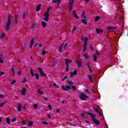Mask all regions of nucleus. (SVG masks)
Returning <instances> with one entry per match:
<instances>
[{"instance_id":"obj_1","label":"nucleus","mask_w":128,"mask_h":128,"mask_svg":"<svg viewBox=\"0 0 128 128\" xmlns=\"http://www.w3.org/2000/svg\"><path fill=\"white\" fill-rule=\"evenodd\" d=\"M85 114H88V116H90L92 118V122L96 124V126H98L100 124V121L96 119V115L88 112H84Z\"/></svg>"},{"instance_id":"obj_2","label":"nucleus","mask_w":128,"mask_h":128,"mask_svg":"<svg viewBox=\"0 0 128 128\" xmlns=\"http://www.w3.org/2000/svg\"><path fill=\"white\" fill-rule=\"evenodd\" d=\"M10 26H12V16L8 15V17L7 23L4 26L5 30H6V32H8L10 30Z\"/></svg>"},{"instance_id":"obj_3","label":"nucleus","mask_w":128,"mask_h":128,"mask_svg":"<svg viewBox=\"0 0 128 128\" xmlns=\"http://www.w3.org/2000/svg\"><path fill=\"white\" fill-rule=\"evenodd\" d=\"M50 8H48L46 12V13L44 14L45 18H44L43 20H44L45 22L48 21V19L50 18V16H49L50 14H48V12H50Z\"/></svg>"},{"instance_id":"obj_4","label":"nucleus","mask_w":128,"mask_h":128,"mask_svg":"<svg viewBox=\"0 0 128 128\" xmlns=\"http://www.w3.org/2000/svg\"><path fill=\"white\" fill-rule=\"evenodd\" d=\"M74 2V0H69V10L68 12H70L72 10Z\"/></svg>"},{"instance_id":"obj_5","label":"nucleus","mask_w":128,"mask_h":128,"mask_svg":"<svg viewBox=\"0 0 128 128\" xmlns=\"http://www.w3.org/2000/svg\"><path fill=\"white\" fill-rule=\"evenodd\" d=\"M79 98L82 100H86V98H88V96H86L84 93H81L79 96Z\"/></svg>"},{"instance_id":"obj_6","label":"nucleus","mask_w":128,"mask_h":128,"mask_svg":"<svg viewBox=\"0 0 128 128\" xmlns=\"http://www.w3.org/2000/svg\"><path fill=\"white\" fill-rule=\"evenodd\" d=\"M88 38H85L84 40V44H83L84 49L83 50H86V44H88Z\"/></svg>"},{"instance_id":"obj_7","label":"nucleus","mask_w":128,"mask_h":128,"mask_svg":"<svg viewBox=\"0 0 128 128\" xmlns=\"http://www.w3.org/2000/svg\"><path fill=\"white\" fill-rule=\"evenodd\" d=\"M38 70H39V72H40V74H41V76H44V78H46V76L44 72H42V69L41 68L38 67Z\"/></svg>"},{"instance_id":"obj_8","label":"nucleus","mask_w":128,"mask_h":128,"mask_svg":"<svg viewBox=\"0 0 128 128\" xmlns=\"http://www.w3.org/2000/svg\"><path fill=\"white\" fill-rule=\"evenodd\" d=\"M62 89L63 90H66V92H68V90H72V88H70L69 86H66V87H65L64 86H62Z\"/></svg>"},{"instance_id":"obj_9","label":"nucleus","mask_w":128,"mask_h":128,"mask_svg":"<svg viewBox=\"0 0 128 128\" xmlns=\"http://www.w3.org/2000/svg\"><path fill=\"white\" fill-rule=\"evenodd\" d=\"M76 64H78V68H82V61H80V60H77L76 61Z\"/></svg>"},{"instance_id":"obj_10","label":"nucleus","mask_w":128,"mask_h":128,"mask_svg":"<svg viewBox=\"0 0 128 128\" xmlns=\"http://www.w3.org/2000/svg\"><path fill=\"white\" fill-rule=\"evenodd\" d=\"M52 2L53 4H56L57 2V4H58L57 6H60V2H62V0H53Z\"/></svg>"},{"instance_id":"obj_11","label":"nucleus","mask_w":128,"mask_h":128,"mask_svg":"<svg viewBox=\"0 0 128 128\" xmlns=\"http://www.w3.org/2000/svg\"><path fill=\"white\" fill-rule=\"evenodd\" d=\"M94 110L95 112H97V114H99V116H102V112H100V110H98V108H94Z\"/></svg>"},{"instance_id":"obj_12","label":"nucleus","mask_w":128,"mask_h":128,"mask_svg":"<svg viewBox=\"0 0 128 128\" xmlns=\"http://www.w3.org/2000/svg\"><path fill=\"white\" fill-rule=\"evenodd\" d=\"M65 62H66V66H70V64H70L72 62V60L70 59H68V58H66L65 60Z\"/></svg>"},{"instance_id":"obj_13","label":"nucleus","mask_w":128,"mask_h":128,"mask_svg":"<svg viewBox=\"0 0 128 128\" xmlns=\"http://www.w3.org/2000/svg\"><path fill=\"white\" fill-rule=\"evenodd\" d=\"M26 88H23L21 91V94L22 96H26Z\"/></svg>"},{"instance_id":"obj_14","label":"nucleus","mask_w":128,"mask_h":128,"mask_svg":"<svg viewBox=\"0 0 128 128\" xmlns=\"http://www.w3.org/2000/svg\"><path fill=\"white\" fill-rule=\"evenodd\" d=\"M17 110L18 112H22V104H19L17 106Z\"/></svg>"},{"instance_id":"obj_15","label":"nucleus","mask_w":128,"mask_h":128,"mask_svg":"<svg viewBox=\"0 0 128 128\" xmlns=\"http://www.w3.org/2000/svg\"><path fill=\"white\" fill-rule=\"evenodd\" d=\"M77 74H78V72L76 71V70H74V72L70 74V76L71 78H72L74 76H76Z\"/></svg>"},{"instance_id":"obj_16","label":"nucleus","mask_w":128,"mask_h":128,"mask_svg":"<svg viewBox=\"0 0 128 128\" xmlns=\"http://www.w3.org/2000/svg\"><path fill=\"white\" fill-rule=\"evenodd\" d=\"M18 14H15V22H16V24H18Z\"/></svg>"},{"instance_id":"obj_17","label":"nucleus","mask_w":128,"mask_h":128,"mask_svg":"<svg viewBox=\"0 0 128 128\" xmlns=\"http://www.w3.org/2000/svg\"><path fill=\"white\" fill-rule=\"evenodd\" d=\"M82 18H84V20H86V14H84V12H82L81 14Z\"/></svg>"},{"instance_id":"obj_18","label":"nucleus","mask_w":128,"mask_h":128,"mask_svg":"<svg viewBox=\"0 0 128 128\" xmlns=\"http://www.w3.org/2000/svg\"><path fill=\"white\" fill-rule=\"evenodd\" d=\"M73 15L75 18H79L78 16V14H76V10L73 11Z\"/></svg>"},{"instance_id":"obj_19","label":"nucleus","mask_w":128,"mask_h":128,"mask_svg":"<svg viewBox=\"0 0 128 128\" xmlns=\"http://www.w3.org/2000/svg\"><path fill=\"white\" fill-rule=\"evenodd\" d=\"M102 32L103 31L102 30H100L99 28H96V32L98 34H102Z\"/></svg>"},{"instance_id":"obj_20","label":"nucleus","mask_w":128,"mask_h":128,"mask_svg":"<svg viewBox=\"0 0 128 128\" xmlns=\"http://www.w3.org/2000/svg\"><path fill=\"white\" fill-rule=\"evenodd\" d=\"M34 42V38H32V39L31 40L30 42V48H31L32 47V46H33Z\"/></svg>"},{"instance_id":"obj_21","label":"nucleus","mask_w":128,"mask_h":128,"mask_svg":"<svg viewBox=\"0 0 128 128\" xmlns=\"http://www.w3.org/2000/svg\"><path fill=\"white\" fill-rule=\"evenodd\" d=\"M42 6V4H40L37 6V8L36 9V12H40V7Z\"/></svg>"},{"instance_id":"obj_22","label":"nucleus","mask_w":128,"mask_h":128,"mask_svg":"<svg viewBox=\"0 0 128 128\" xmlns=\"http://www.w3.org/2000/svg\"><path fill=\"white\" fill-rule=\"evenodd\" d=\"M62 46H64V43L61 44L58 50V52H62Z\"/></svg>"},{"instance_id":"obj_23","label":"nucleus","mask_w":128,"mask_h":128,"mask_svg":"<svg viewBox=\"0 0 128 128\" xmlns=\"http://www.w3.org/2000/svg\"><path fill=\"white\" fill-rule=\"evenodd\" d=\"M93 56L94 62H96V60H98V56H96V55L95 54H94Z\"/></svg>"},{"instance_id":"obj_24","label":"nucleus","mask_w":128,"mask_h":128,"mask_svg":"<svg viewBox=\"0 0 128 128\" xmlns=\"http://www.w3.org/2000/svg\"><path fill=\"white\" fill-rule=\"evenodd\" d=\"M82 22L83 24H88V22L84 19H82Z\"/></svg>"},{"instance_id":"obj_25","label":"nucleus","mask_w":128,"mask_h":128,"mask_svg":"<svg viewBox=\"0 0 128 128\" xmlns=\"http://www.w3.org/2000/svg\"><path fill=\"white\" fill-rule=\"evenodd\" d=\"M108 30H116V27H114V26H108L107 27Z\"/></svg>"},{"instance_id":"obj_26","label":"nucleus","mask_w":128,"mask_h":128,"mask_svg":"<svg viewBox=\"0 0 128 128\" xmlns=\"http://www.w3.org/2000/svg\"><path fill=\"white\" fill-rule=\"evenodd\" d=\"M80 118H86V115H84V113L82 112L80 116Z\"/></svg>"},{"instance_id":"obj_27","label":"nucleus","mask_w":128,"mask_h":128,"mask_svg":"<svg viewBox=\"0 0 128 128\" xmlns=\"http://www.w3.org/2000/svg\"><path fill=\"white\" fill-rule=\"evenodd\" d=\"M6 123L8 124H10V118H6Z\"/></svg>"},{"instance_id":"obj_28","label":"nucleus","mask_w":128,"mask_h":128,"mask_svg":"<svg viewBox=\"0 0 128 128\" xmlns=\"http://www.w3.org/2000/svg\"><path fill=\"white\" fill-rule=\"evenodd\" d=\"M30 74L32 76H34V71H32V69H30Z\"/></svg>"},{"instance_id":"obj_29","label":"nucleus","mask_w":128,"mask_h":128,"mask_svg":"<svg viewBox=\"0 0 128 128\" xmlns=\"http://www.w3.org/2000/svg\"><path fill=\"white\" fill-rule=\"evenodd\" d=\"M42 26H43V28H46V22H42Z\"/></svg>"},{"instance_id":"obj_30","label":"nucleus","mask_w":128,"mask_h":128,"mask_svg":"<svg viewBox=\"0 0 128 128\" xmlns=\"http://www.w3.org/2000/svg\"><path fill=\"white\" fill-rule=\"evenodd\" d=\"M88 78H89L90 82H94V80L92 79V76H89Z\"/></svg>"},{"instance_id":"obj_31","label":"nucleus","mask_w":128,"mask_h":128,"mask_svg":"<svg viewBox=\"0 0 128 128\" xmlns=\"http://www.w3.org/2000/svg\"><path fill=\"white\" fill-rule=\"evenodd\" d=\"M38 94H44V92L42 91L40 89L38 90Z\"/></svg>"},{"instance_id":"obj_32","label":"nucleus","mask_w":128,"mask_h":128,"mask_svg":"<svg viewBox=\"0 0 128 128\" xmlns=\"http://www.w3.org/2000/svg\"><path fill=\"white\" fill-rule=\"evenodd\" d=\"M35 76H36V80H38V78H40V76L38 73H35Z\"/></svg>"},{"instance_id":"obj_33","label":"nucleus","mask_w":128,"mask_h":128,"mask_svg":"<svg viewBox=\"0 0 128 128\" xmlns=\"http://www.w3.org/2000/svg\"><path fill=\"white\" fill-rule=\"evenodd\" d=\"M85 58H90V56H88V54H84L83 56Z\"/></svg>"},{"instance_id":"obj_34","label":"nucleus","mask_w":128,"mask_h":128,"mask_svg":"<svg viewBox=\"0 0 128 128\" xmlns=\"http://www.w3.org/2000/svg\"><path fill=\"white\" fill-rule=\"evenodd\" d=\"M70 70V65H66V72H68V70Z\"/></svg>"},{"instance_id":"obj_35","label":"nucleus","mask_w":128,"mask_h":128,"mask_svg":"<svg viewBox=\"0 0 128 128\" xmlns=\"http://www.w3.org/2000/svg\"><path fill=\"white\" fill-rule=\"evenodd\" d=\"M34 124V122H28V126H32Z\"/></svg>"},{"instance_id":"obj_36","label":"nucleus","mask_w":128,"mask_h":128,"mask_svg":"<svg viewBox=\"0 0 128 128\" xmlns=\"http://www.w3.org/2000/svg\"><path fill=\"white\" fill-rule=\"evenodd\" d=\"M68 83L70 86H72V84H74V83H72V82L71 81H68Z\"/></svg>"},{"instance_id":"obj_37","label":"nucleus","mask_w":128,"mask_h":128,"mask_svg":"<svg viewBox=\"0 0 128 128\" xmlns=\"http://www.w3.org/2000/svg\"><path fill=\"white\" fill-rule=\"evenodd\" d=\"M6 102H2L0 104V108H2V106H4V104H6Z\"/></svg>"},{"instance_id":"obj_38","label":"nucleus","mask_w":128,"mask_h":128,"mask_svg":"<svg viewBox=\"0 0 128 128\" xmlns=\"http://www.w3.org/2000/svg\"><path fill=\"white\" fill-rule=\"evenodd\" d=\"M76 30V26H74V28L72 30V33L74 34V30Z\"/></svg>"},{"instance_id":"obj_39","label":"nucleus","mask_w":128,"mask_h":128,"mask_svg":"<svg viewBox=\"0 0 128 128\" xmlns=\"http://www.w3.org/2000/svg\"><path fill=\"white\" fill-rule=\"evenodd\" d=\"M86 65L87 66H88V67L90 66V62L87 61V62H86Z\"/></svg>"},{"instance_id":"obj_40","label":"nucleus","mask_w":128,"mask_h":128,"mask_svg":"<svg viewBox=\"0 0 128 128\" xmlns=\"http://www.w3.org/2000/svg\"><path fill=\"white\" fill-rule=\"evenodd\" d=\"M100 20V17L98 16H96L95 18V22H96Z\"/></svg>"},{"instance_id":"obj_41","label":"nucleus","mask_w":128,"mask_h":128,"mask_svg":"<svg viewBox=\"0 0 128 128\" xmlns=\"http://www.w3.org/2000/svg\"><path fill=\"white\" fill-rule=\"evenodd\" d=\"M42 124H45L46 126H48V122H46V121L42 122Z\"/></svg>"},{"instance_id":"obj_42","label":"nucleus","mask_w":128,"mask_h":128,"mask_svg":"<svg viewBox=\"0 0 128 128\" xmlns=\"http://www.w3.org/2000/svg\"><path fill=\"white\" fill-rule=\"evenodd\" d=\"M26 16H28V14H26V13H24V14H23V18H24V19L26 18Z\"/></svg>"},{"instance_id":"obj_43","label":"nucleus","mask_w":128,"mask_h":128,"mask_svg":"<svg viewBox=\"0 0 128 128\" xmlns=\"http://www.w3.org/2000/svg\"><path fill=\"white\" fill-rule=\"evenodd\" d=\"M73 90H76V86H71Z\"/></svg>"},{"instance_id":"obj_44","label":"nucleus","mask_w":128,"mask_h":128,"mask_svg":"<svg viewBox=\"0 0 128 128\" xmlns=\"http://www.w3.org/2000/svg\"><path fill=\"white\" fill-rule=\"evenodd\" d=\"M44 100L46 102H48L50 100V99L48 97H44Z\"/></svg>"},{"instance_id":"obj_45","label":"nucleus","mask_w":128,"mask_h":128,"mask_svg":"<svg viewBox=\"0 0 128 128\" xmlns=\"http://www.w3.org/2000/svg\"><path fill=\"white\" fill-rule=\"evenodd\" d=\"M46 54V50H42V56H44V54Z\"/></svg>"},{"instance_id":"obj_46","label":"nucleus","mask_w":128,"mask_h":128,"mask_svg":"<svg viewBox=\"0 0 128 128\" xmlns=\"http://www.w3.org/2000/svg\"><path fill=\"white\" fill-rule=\"evenodd\" d=\"M88 70L90 72H92V68L90 66L88 67Z\"/></svg>"},{"instance_id":"obj_47","label":"nucleus","mask_w":128,"mask_h":128,"mask_svg":"<svg viewBox=\"0 0 128 128\" xmlns=\"http://www.w3.org/2000/svg\"><path fill=\"white\" fill-rule=\"evenodd\" d=\"M16 118H13L12 120H11V122H16Z\"/></svg>"},{"instance_id":"obj_48","label":"nucleus","mask_w":128,"mask_h":128,"mask_svg":"<svg viewBox=\"0 0 128 128\" xmlns=\"http://www.w3.org/2000/svg\"><path fill=\"white\" fill-rule=\"evenodd\" d=\"M34 108L35 110H36V108H38V104H34Z\"/></svg>"},{"instance_id":"obj_49","label":"nucleus","mask_w":128,"mask_h":128,"mask_svg":"<svg viewBox=\"0 0 128 128\" xmlns=\"http://www.w3.org/2000/svg\"><path fill=\"white\" fill-rule=\"evenodd\" d=\"M17 74L18 76H20V74H22V70H20L18 72H17Z\"/></svg>"},{"instance_id":"obj_50","label":"nucleus","mask_w":128,"mask_h":128,"mask_svg":"<svg viewBox=\"0 0 128 128\" xmlns=\"http://www.w3.org/2000/svg\"><path fill=\"white\" fill-rule=\"evenodd\" d=\"M3 74H4V72H0V76H3Z\"/></svg>"},{"instance_id":"obj_51","label":"nucleus","mask_w":128,"mask_h":128,"mask_svg":"<svg viewBox=\"0 0 128 128\" xmlns=\"http://www.w3.org/2000/svg\"><path fill=\"white\" fill-rule=\"evenodd\" d=\"M22 124H26V122L24 120H23L22 122Z\"/></svg>"},{"instance_id":"obj_52","label":"nucleus","mask_w":128,"mask_h":128,"mask_svg":"<svg viewBox=\"0 0 128 128\" xmlns=\"http://www.w3.org/2000/svg\"><path fill=\"white\" fill-rule=\"evenodd\" d=\"M4 62V60L2 58H0V64H2Z\"/></svg>"},{"instance_id":"obj_53","label":"nucleus","mask_w":128,"mask_h":128,"mask_svg":"<svg viewBox=\"0 0 128 128\" xmlns=\"http://www.w3.org/2000/svg\"><path fill=\"white\" fill-rule=\"evenodd\" d=\"M16 80L12 81V82H11L12 84H16Z\"/></svg>"},{"instance_id":"obj_54","label":"nucleus","mask_w":128,"mask_h":128,"mask_svg":"<svg viewBox=\"0 0 128 128\" xmlns=\"http://www.w3.org/2000/svg\"><path fill=\"white\" fill-rule=\"evenodd\" d=\"M4 98V94H0V98Z\"/></svg>"},{"instance_id":"obj_55","label":"nucleus","mask_w":128,"mask_h":128,"mask_svg":"<svg viewBox=\"0 0 128 128\" xmlns=\"http://www.w3.org/2000/svg\"><path fill=\"white\" fill-rule=\"evenodd\" d=\"M26 82V78H24V80L22 82L24 83V82Z\"/></svg>"},{"instance_id":"obj_56","label":"nucleus","mask_w":128,"mask_h":128,"mask_svg":"<svg viewBox=\"0 0 128 128\" xmlns=\"http://www.w3.org/2000/svg\"><path fill=\"white\" fill-rule=\"evenodd\" d=\"M48 107L50 110H52V106L50 104H49Z\"/></svg>"},{"instance_id":"obj_57","label":"nucleus","mask_w":128,"mask_h":128,"mask_svg":"<svg viewBox=\"0 0 128 128\" xmlns=\"http://www.w3.org/2000/svg\"><path fill=\"white\" fill-rule=\"evenodd\" d=\"M38 46H40V48H42V43L39 44Z\"/></svg>"},{"instance_id":"obj_58","label":"nucleus","mask_w":128,"mask_h":128,"mask_svg":"<svg viewBox=\"0 0 128 128\" xmlns=\"http://www.w3.org/2000/svg\"><path fill=\"white\" fill-rule=\"evenodd\" d=\"M57 85H58V84H56V83L53 84V86H54L55 88L56 87V86H57Z\"/></svg>"},{"instance_id":"obj_59","label":"nucleus","mask_w":128,"mask_h":128,"mask_svg":"<svg viewBox=\"0 0 128 128\" xmlns=\"http://www.w3.org/2000/svg\"><path fill=\"white\" fill-rule=\"evenodd\" d=\"M0 38H4V34H2L0 36Z\"/></svg>"},{"instance_id":"obj_60","label":"nucleus","mask_w":128,"mask_h":128,"mask_svg":"<svg viewBox=\"0 0 128 128\" xmlns=\"http://www.w3.org/2000/svg\"><path fill=\"white\" fill-rule=\"evenodd\" d=\"M94 48L92 47V46H90V50H92Z\"/></svg>"},{"instance_id":"obj_61","label":"nucleus","mask_w":128,"mask_h":128,"mask_svg":"<svg viewBox=\"0 0 128 128\" xmlns=\"http://www.w3.org/2000/svg\"><path fill=\"white\" fill-rule=\"evenodd\" d=\"M84 90L86 92H87V94H90V91H88V90Z\"/></svg>"},{"instance_id":"obj_62","label":"nucleus","mask_w":128,"mask_h":128,"mask_svg":"<svg viewBox=\"0 0 128 128\" xmlns=\"http://www.w3.org/2000/svg\"><path fill=\"white\" fill-rule=\"evenodd\" d=\"M68 46V43H66L64 46V48H66Z\"/></svg>"},{"instance_id":"obj_63","label":"nucleus","mask_w":128,"mask_h":128,"mask_svg":"<svg viewBox=\"0 0 128 128\" xmlns=\"http://www.w3.org/2000/svg\"><path fill=\"white\" fill-rule=\"evenodd\" d=\"M86 124H90V122L88 120L86 121Z\"/></svg>"},{"instance_id":"obj_64","label":"nucleus","mask_w":128,"mask_h":128,"mask_svg":"<svg viewBox=\"0 0 128 128\" xmlns=\"http://www.w3.org/2000/svg\"><path fill=\"white\" fill-rule=\"evenodd\" d=\"M3 58H4V56H2V55L0 54V58L2 59Z\"/></svg>"}]
</instances>
